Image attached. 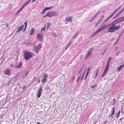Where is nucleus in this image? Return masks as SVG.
<instances>
[{
	"mask_svg": "<svg viewBox=\"0 0 124 124\" xmlns=\"http://www.w3.org/2000/svg\"><path fill=\"white\" fill-rule=\"evenodd\" d=\"M116 21V20L115 21L113 22L114 23L108 29V31L107 32H114L116 30V23L115 22Z\"/></svg>",
	"mask_w": 124,
	"mask_h": 124,
	"instance_id": "nucleus-1",
	"label": "nucleus"
},
{
	"mask_svg": "<svg viewBox=\"0 0 124 124\" xmlns=\"http://www.w3.org/2000/svg\"><path fill=\"white\" fill-rule=\"evenodd\" d=\"M112 59V58L111 57H110L107 62L106 66V68L104 70L103 73L101 77L102 78H103L105 75L106 73L107 72V71H108V69L109 68V62L110 60Z\"/></svg>",
	"mask_w": 124,
	"mask_h": 124,
	"instance_id": "nucleus-2",
	"label": "nucleus"
},
{
	"mask_svg": "<svg viewBox=\"0 0 124 124\" xmlns=\"http://www.w3.org/2000/svg\"><path fill=\"white\" fill-rule=\"evenodd\" d=\"M48 16L49 17L55 16L57 15L56 12L54 11H51L47 13Z\"/></svg>",
	"mask_w": 124,
	"mask_h": 124,
	"instance_id": "nucleus-3",
	"label": "nucleus"
},
{
	"mask_svg": "<svg viewBox=\"0 0 124 124\" xmlns=\"http://www.w3.org/2000/svg\"><path fill=\"white\" fill-rule=\"evenodd\" d=\"M41 47V45L40 44H39L38 45L33 47V50L36 52V54L38 53L40 48Z\"/></svg>",
	"mask_w": 124,
	"mask_h": 124,
	"instance_id": "nucleus-4",
	"label": "nucleus"
},
{
	"mask_svg": "<svg viewBox=\"0 0 124 124\" xmlns=\"http://www.w3.org/2000/svg\"><path fill=\"white\" fill-rule=\"evenodd\" d=\"M48 77L47 74H45L43 75V78L41 80V81L42 84L45 83Z\"/></svg>",
	"mask_w": 124,
	"mask_h": 124,
	"instance_id": "nucleus-5",
	"label": "nucleus"
},
{
	"mask_svg": "<svg viewBox=\"0 0 124 124\" xmlns=\"http://www.w3.org/2000/svg\"><path fill=\"white\" fill-rule=\"evenodd\" d=\"M32 57V55H24V58L26 61L28 60Z\"/></svg>",
	"mask_w": 124,
	"mask_h": 124,
	"instance_id": "nucleus-6",
	"label": "nucleus"
},
{
	"mask_svg": "<svg viewBox=\"0 0 124 124\" xmlns=\"http://www.w3.org/2000/svg\"><path fill=\"white\" fill-rule=\"evenodd\" d=\"M22 65V63L20 62H17L16 64L14 67L16 68H20Z\"/></svg>",
	"mask_w": 124,
	"mask_h": 124,
	"instance_id": "nucleus-7",
	"label": "nucleus"
},
{
	"mask_svg": "<svg viewBox=\"0 0 124 124\" xmlns=\"http://www.w3.org/2000/svg\"><path fill=\"white\" fill-rule=\"evenodd\" d=\"M37 38L38 39V40L42 42H43V36L38 34H37Z\"/></svg>",
	"mask_w": 124,
	"mask_h": 124,
	"instance_id": "nucleus-8",
	"label": "nucleus"
},
{
	"mask_svg": "<svg viewBox=\"0 0 124 124\" xmlns=\"http://www.w3.org/2000/svg\"><path fill=\"white\" fill-rule=\"evenodd\" d=\"M24 25H22L20 26H19L17 29V30L16 31V32H18L19 31H21L23 30L24 27Z\"/></svg>",
	"mask_w": 124,
	"mask_h": 124,
	"instance_id": "nucleus-9",
	"label": "nucleus"
},
{
	"mask_svg": "<svg viewBox=\"0 0 124 124\" xmlns=\"http://www.w3.org/2000/svg\"><path fill=\"white\" fill-rule=\"evenodd\" d=\"M4 73L5 74L9 76L10 74V70L9 69H7L4 71Z\"/></svg>",
	"mask_w": 124,
	"mask_h": 124,
	"instance_id": "nucleus-10",
	"label": "nucleus"
},
{
	"mask_svg": "<svg viewBox=\"0 0 124 124\" xmlns=\"http://www.w3.org/2000/svg\"><path fill=\"white\" fill-rule=\"evenodd\" d=\"M72 16L67 17L66 18L65 20L68 22H71L72 20Z\"/></svg>",
	"mask_w": 124,
	"mask_h": 124,
	"instance_id": "nucleus-11",
	"label": "nucleus"
},
{
	"mask_svg": "<svg viewBox=\"0 0 124 124\" xmlns=\"http://www.w3.org/2000/svg\"><path fill=\"white\" fill-rule=\"evenodd\" d=\"M123 21H124V16L121 17L117 19V23Z\"/></svg>",
	"mask_w": 124,
	"mask_h": 124,
	"instance_id": "nucleus-12",
	"label": "nucleus"
},
{
	"mask_svg": "<svg viewBox=\"0 0 124 124\" xmlns=\"http://www.w3.org/2000/svg\"><path fill=\"white\" fill-rule=\"evenodd\" d=\"M23 52V54H33L26 50H24Z\"/></svg>",
	"mask_w": 124,
	"mask_h": 124,
	"instance_id": "nucleus-13",
	"label": "nucleus"
},
{
	"mask_svg": "<svg viewBox=\"0 0 124 124\" xmlns=\"http://www.w3.org/2000/svg\"><path fill=\"white\" fill-rule=\"evenodd\" d=\"M34 28H32L30 32V33L29 34V35H32L33 34V33H34Z\"/></svg>",
	"mask_w": 124,
	"mask_h": 124,
	"instance_id": "nucleus-14",
	"label": "nucleus"
},
{
	"mask_svg": "<svg viewBox=\"0 0 124 124\" xmlns=\"http://www.w3.org/2000/svg\"><path fill=\"white\" fill-rule=\"evenodd\" d=\"M90 68H88V70L87 71V72L86 73V76L85 78V79L87 77L88 75V74H89V73L90 71Z\"/></svg>",
	"mask_w": 124,
	"mask_h": 124,
	"instance_id": "nucleus-15",
	"label": "nucleus"
},
{
	"mask_svg": "<svg viewBox=\"0 0 124 124\" xmlns=\"http://www.w3.org/2000/svg\"><path fill=\"white\" fill-rule=\"evenodd\" d=\"M24 44L25 45H31V42H30V41L27 40V41H26L24 43Z\"/></svg>",
	"mask_w": 124,
	"mask_h": 124,
	"instance_id": "nucleus-16",
	"label": "nucleus"
},
{
	"mask_svg": "<svg viewBox=\"0 0 124 124\" xmlns=\"http://www.w3.org/2000/svg\"><path fill=\"white\" fill-rule=\"evenodd\" d=\"M42 88L40 87H39V88L38 90L37 93H40L41 94V92H42Z\"/></svg>",
	"mask_w": 124,
	"mask_h": 124,
	"instance_id": "nucleus-17",
	"label": "nucleus"
},
{
	"mask_svg": "<svg viewBox=\"0 0 124 124\" xmlns=\"http://www.w3.org/2000/svg\"><path fill=\"white\" fill-rule=\"evenodd\" d=\"M124 66L123 65H120L117 68L118 70V71H120L121 69Z\"/></svg>",
	"mask_w": 124,
	"mask_h": 124,
	"instance_id": "nucleus-18",
	"label": "nucleus"
},
{
	"mask_svg": "<svg viewBox=\"0 0 124 124\" xmlns=\"http://www.w3.org/2000/svg\"><path fill=\"white\" fill-rule=\"evenodd\" d=\"M124 11V8L122 9L120 12L117 14V16L119 15L121 13H122Z\"/></svg>",
	"mask_w": 124,
	"mask_h": 124,
	"instance_id": "nucleus-19",
	"label": "nucleus"
},
{
	"mask_svg": "<svg viewBox=\"0 0 124 124\" xmlns=\"http://www.w3.org/2000/svg\"><path fill=\"white\" fill-rule=\"evenodd\" d=\"M93 48H91L89 49L88 51V53L87 54H91L92 53V52L93 50Z\"/></svg>",
	"mask_w": 124,
	"mask_h": 124,
	"instance_id": "nucleus-20",
	"label": "nucleus"
},
{
	"mask_svg": "<svg viewBox=\"0 0 124 124\" xmlns=\"http://www.w3.org/2000/svg\"><path fill=\"white\" fill-rule=\"evenodd\" d=\"M116 11V10H115V11L113 13V14L111 15L110 16H109V17L106 19L105 21V22H106L110 18H111V17H112L113 16L114 14V13H115V11Z\"/></svg>",
	"mask_w": 124,
	"mask_h": 124,
	"instance_id": "nucleus-21",
	"label": "nucleus"
},
{
	"mask_svg": "<svg viewBox=\"0 0 124 124\" xmlns=\"http://www.w3.org/2000/svg\"><path fill=\"white\" fill-rule=\"evenodd\" d=\"M104 15L102 16H101V18H100V19H99V20L98 21V23H100V21H101L102 20V19L104 18Z\"/></svg>",
	"mask_w": 124,
	"mask_h": 124,
	"instance_id": "nucleus-22",
	"label": "nucleus"
},
{
	"mask_svg": "<svg viewBox=\"0 0 124 124\" xmlns=\"http://www.w3.org/2000/svg\"><path fill=\"white\" fill-rule=\"evenodd\" d=\"M115 108L114 107H113L112 108V113L111 115L110 116H111L114 114Z\"/></svg>",
	"mask_w": 124,
	"mask_h": 124,
	"instance_id": "nucleus-23",
	"label": "nucleus"
},
{
	"mask_svg": "<svg viewBox=\"0 0 124 124\" xmlns=\"http://www.w3.org/2000/svg\"><path fill=\"white\" fill-rule=\"evenodd\" d=\"M99 32V31H98V30H97L96 32H95L94 33L93 35H92L91 37H92L93 36H94L96 34H97L98 32Z\"/></svg>",
	"mask_w": 124,
	"mask_h": 124,
	"instance_id": "nucleus-24",
	"label": "nucleus"
},
{
	"mask_svg": "<svg viewBox=\"0 0 124 124\" xmlns=\"http://www.w3.org/2000/svg\"><path fill=\"white\" fill-rule=\"evenodd\" d=\"M54 7L53 6H51L50 7H46L45 8V9H46V10H47L48 9H51L52 8H53Z\"/></svg>",
	"mask_w": 124,
	"mask_h": 124,
	"instance_id": "nucleus-25",
	"label": "nucleus"
},
{
	"mask_svg": "<svg viewBox=\"0 0 124 124\" xmlns=\"http://www.w3.org/2000/svg\"><path fill=\"white\" fill-rule=\"evenodd\" d=\"M78 32H77L72 38V39L76 38L78 35Z\"/></svg>",
	"mask_w": 124,
	"mask_h": 124,
	"instance_id": "nucleus-26",
	"label": "nucleus"
},
{
	"mask_svg": "<svg viewBox=\"0 0 124 124\" xmlns=\"http://www.w3.org/2000/svg\"><path fill=\"white\" fill-rule=\"evenodd\" d=\"M30 0H29L26 2L25 3L23 6L24 7L30 2Z\"/></svg>",
	"mask_w": 124,
	"mask_h": 124,
	"instance_id": "nucleus-27",
	"label": "nucleus"
},
{
	"mask_svg": "<svg viewBox=\"0 0 124 124\" xmlns=\"http://www.w3.org/2000/svg\"><path fill=\"white\" fill-rule=\"evenodd\" d=\"M97 86V84H95L91 86V87L92 88H94L95 87H96Z\"/></svg>",
	"mask_w": 124,
	"mask_h": 124,
	"instance_id": "nucleus-28",
	"label": "nucleus"
},
{
	"mask_svg": "<svg viewBox=\"0 0 124 124\" xmlns=\"http://www.w3.org/2000/svg\"><path fill=\"white\" fill-rule=\"evenodd\" d=\"M51 24V23H47V29H48V28L49 27L50 25Z\"/></svg>",
	"mask_w": 124,
	"mask_h": 124,
	"instance_id": "nucleus-29",
	"label": "nucleus"
},
{
	"mask_svg": "<svg viewBox=\"0 0 124 124\" xmlns=\"http://www.w3.org/2000/svg\"><path fill=\"white\" fill-rule=\"evenodd\" d=\"M41 95L40 93H37V96L38 98H39Z\"/></svg>",
	"mask_w": 124,
	"mask_h": 124,
	"instance_id": "nucleus-30",
	"label": "nucleus"
},
{
	"mask_svg": "<svg viewBox=\"0 0 124 124\" xmlns=\"http://www.w3.org/2000/svg\"><path fill=\"white\" fill-rule=\"evenodd\" d=\"M104 29L102 27V26L100 28L98 29V30L99 31H99H101V30H103Z\"/></svg>",
	"mask_w": 124,
	"mask_h": 124,
	"instance_id": "nucleus-31",
	"label": "nucleus"
},
{
	"mask_svg": "<svg viewBox=\"0 0 124 124\" xmlns=\"http://www.w3.org/2000/svg\"><path fill=\"white\" fill-rule=\"evenodd\" d=\"M109 25L108 26H107V25H106L104 24V25H103V26H102L103 28L104 29L105 28H107L108 26H109Z\"/></svg>",
	"mask_w": 124,
	"mask_h": 124,
	"instance_id": "nucleus-32",
	"label": "nucleus"
},
{
	"mask_svg": "<svg viewBox=\"0 0 124 124\" xmlns=\"http://www.w3.org/2000/svg\"><path fill=\"white\" fill-rule=\"evenodd\" d=\"M71 43V42L69 43L68 44V45L65 48V49H66L68 47H69Z\"/></svg>",
	"mask_w": 124,
	"mask_h": 124,
	"instance_id": "nucleus-33",
	"label": "nucleus"
},
{
	"mask_svg": "<svg viewBox=\"0 0 124 124\" xmlns=\"http://www.w3.org/2000/svg\"><path fill=\"white\" fill-rule=\"evenodd\" d=\"M46 10V9H45V8L42 11V12L41 13V14H43V13H44L45 11Z\"/></svg>",
	"mask_w": 124,
	"mask_h": 124,
	"instance_id": "nucleus-34",
	"label": "nucleus"
},
{
	"mask_svg": "<svg viewBox=\"0 0 124 124\" xmlns=\"http://www.w3.org/2000/svg\"><path fill=\"white\" fill-rule=\"evenodd\" d=\"M45 29L43 27L41 29V31L42 32L43 31H45Z\"/></svg>",
	"mask_w": 124,
	"mask_h": 124,
	"instance_id": "nucleus-35",
	"label": "nucleus"
},
{
	"mask_svg": "<svg viewBox=\"0 0 124 124\" xmlns=\"http://www.w3.org/2000/svg\"><path fill=\"white\" fill-rule=\"evenodd\" d=\"M120 113V111H119L117 113V117H118L119 116Z\"/></svg>",
	"mask_w": 124,
	"mask_h": 124,
	"instance_id": "nucleus-36",
	"label": "nucleus"
},
{
	"mask_svg": "<svg viewBox=\"0 0 124 124\" xmlns=\"http://www.w3.org/2000/svg\"><path fill=\"white\" fill-rule=\"evenodd\" d=\"M121 27V26L120 25L118 26H117V30H118Z\"/></svg>",
	"mask_w": 124,
	"mask_h": 124,
	"instance_id": "nucleus-37",
	"label": "nucleus"
},
{
	"mask_svg": "<svg viewBox=\"0 0 124 124\" xmlns=\"http://www.w3.org/2000/svg\"><path fill=\"white\" fill-rule=\"evenodd\" d=\"M24 24L25 25V28L27 26V21L26 22H25L24 23Z\"/></svg>",
	"mask_w": 124,
	"mask_h": 124,
	"instance_id": "nucleus-38",
	"label": "nucleus"
},
{
	"mask_svg": "<svg viewBox=\"0 0 124 124\" xmlns=\"http://www.w3.org/2000/svg\"><path fill=\"white\" fill-rule=\"evenodd\" d=\"M85 70L84 71V72L83 74V76H82V78H81V80H82V79H83V76H84V73H85Z\"/></svg>",
	"mask_w": 124,
	"mask_h": 124,
	"instance_id": "nucleus-39",
	"label": "nucleus"
},
{
	"mask_svg": "<svg viewBox=\"0 0 124 124\" xmlns=\"http://www.w3.org/2000/svg\"><path fill=\"white\" fill-rule=\"evenodd\" d=\"M94 19V18L93 17L90 19V20L89 21V22H91L92 21H93Z\"/></svg>",
	"mask_w": 124,
	"mask_h": 124,
	"instance_id": "nucleus-40",
	"label": "nucleus"
},
{
	"mask_svg": "<svg viewBox=\"0 0 124 124\" xmlns=\"http://www.w3.org/2000/svg\"><path fill=\"white\" fill-rule=\"evenodd\" d=\"M21 11V10L19 9L16 13V14H18Z\"/></svg>",
	"mask_w": 124,
	"mask_h": 124,
	"instance_id": "nucleus-41",
	"label": "nucleus"
},
{
	"mask_svg": "<svg viewBox=\"0 0 124 124\" xmlns=\"http://www.w3.org/2000/svg\"><path fill=\"white\" fill-rule=\"evenodd\" d=\"M89 55H87L85 59H87V58H88V57L89 56Z\"/></svg>",
	"mask_w": 124,
	"mask_h": 124,
	"instance_id": "nucleus-42",
	"label": "nucleus"
},
{
	"mask_svg": "<svg viewBox=\"0 0 124 124\" xmlns=\"http://www.w3.org/2000/svg\"><path fill=\"white\" fill-rule=\"evenodd\" d=\"M98 73H96V74H95V77H94L95 78H96V77L97 76Z\"/></svg>",
	"mask_w": 124,
	"mask_h": 124,
	"instance_id": "nucleus-43",
	"label": "nucleus"
},
{
	"mask_svg": "<svg viewBox=\"0 0 124 124\" xmlns=\"http://www.w3.org/2000/svg\"><path fill=\"white\" fill-rule=\"evenodd\" d=\"M80 77H78V79H77V82H78V81H79V79H80Z\"/></svg>",
	"mask_w": 124,
	"mask_h": 124,
	"instance_id": "nucleus-44",
	"label": "nucleus"
},
{
	"mask_svg": "<svg viewBox=\"0 0 124 124\" xmlns=\"http://www.w3.org/2000/svg\"><path fill=\"white\" fill-rule=\"evenodd\" d=\"M24 7L23 6L20 9L21 10V11Z\"/></svg>",
	"mask_w": 124,
	"mask_h": 124,
	"instance_id": "nucleus-45",
	"label": "nucleus"
},
{
	"mask_svg": "<svg viewBox=\"0 0 124 124\" xmlns=\"http://www.w3.org/2000/svg\"><path fill=\"white\" fill-rule=\"evenodd\" d=\"M24 7L23 6L20 9L21 10V11Z\"/></svg>",
	"mask_w": 124,
	"mask_h": 124,
	"instance_id": "nucleus-46",
	"label": "nucleus"
},
{
	"mask_svg": "<svg viewBox=\"0 0 124 124\" xmlns=\"http://www.w3.org/2000/svg\"><path fill=\"white\" fill-rule=\"evenodd\" d=\"M47 16H48V15H47V13L46 15L43 16V17L45 18L47 17Z\"/></svg>",
	"mask_w": 124,
	"mask_h": 124,
	"instance_id": "nucleus-47",
	"label": "nucleus"
},
{
	"mask_svg": "<svg viewBox=\"0 0 124 124\" xmlns=\"http://www.w3.org/2000/svg\"><path fill=\"white\" fill-rule=\"evenodd\" d=\"M99 70L98 69H97L96 72L97 73H98L99 72Z\"/></svg>",
	"mask_w": 124,
	"mask_h": 124,
	"instance_id": "nucleus-48",
	"label": "nucleus"
},
{
	"mask_svg": "<svg viewBox=\"0 0 124 124\" xmlns=\"http://www.w3.org/2000/svg\"><path fill=\"white\" fill-rule=\"evenodd\" d=\"M99 12H100V11H99L98 12H97L96 14H95V15H96L97 16V15L99 14Z\"/></svg>",
	"mask_w": 124,
	"mask_h": 124,
	"instance_id": "nucleus-49",
	"label": "nucleus"
},
{
	"mask_svg": "<svg viewBox=\"0 0 124 124\" xmlns=\"http://www.w3.org/2000/svg\"><path fill=\"white\" fill-rule=\"evenodd\" d=\"M120 7H118V8L117 9V10H119L120 9Z\"/></svg>",
	"mask_w": 124,
	"mask_h": 124,
	"instance_id": "nucleus-50",
	"label": "nucleus"
},
{
	"mask_svg": "<svg viewBox=\"0 0 124 124\" xmlns=\"http://www.w3.org/2000/svg\"><path fill=\"white\" fill-rule=\"evenodd\" d=\"M10 66L11 67H14V66H13V64H10Z\"/></svg>",
	"mask_w": 124,
	"mask_h": 124,
	"instance_id": "nucleus-51",
	"label": "nucleus"
},
{
	"mask_svg": "<svg viewBox=\"0 0 124 124\" xmlns=\"http://www.w3.org/2000/svg\"><path fill=\"white\" fill-rule=\"evenodd\" d=\"M97 16L95 15L93 17L94 18H95Z\"/></svg>",
	"mask_w": 124,
	"mask_h": 124,
	"instance_id": "nucleus-52",
	"label": "nucleus"
},
{
	"mask_svg": "<svg viewBox=\"0 0 124 124\" xmlns=\"http://www.w3.org/2000/svg\"><path fill=\"white\" fill-rule=\"evenodd\" d=\"M46 25L45 24V25L44 26V27H43V28H45H45H46Z\"/></svg>",
	"mask_w": 124,
	"mask_h": 124,
	"instance_id": "nucleus-53",
	"label": "nucleus"
},
{
	"mask_svg": "<svg viewBox=\"0 0 124 124\" xmlns=\"http://www.w3.org/2000/svg\"><path fill=\"white\" fill-rule=\"evenodd\" d=\"M82 69L83 68H81L80 70V72L82 70Z\"/></svg>",
	"mask_w": 124,
	"mask_h": 124,
	"instance_id": "nucleus-54",
	"label": "nucleus"
},
{
	"mask_svg": "<svg viewBox=\"0 0 124 124\" xmlns=\"http://www.w3.org/2000/svg\"><path fill=\"white\" fill-rule=\"evenodd\" d=\"M26 28H25V27L24 28V30H23V32H24V31L25 30Z\"/></svg>",
	"mask_w": 124,
	"mask_h": 124,
	"instance_id": "nucleus-55",
	"label": "nucleus"
},
{
	"mask_svg": "<svg viewBox=\"0 0 124 124\" xmlns=\"http://www.w3.org/2000/svg\"><path fill=\"white\" fill-rule=\"evenodd\" d=\"M6 26H7V27H8V23L6 24Z\"/></svg>",
	"mask_w": 124,
	"mask_h": 124,
	"instance_id": "nucleus-56",
	"label": "nucleus"
},
{
	"mask_svg": "<svg viewBox=\"0 0 124 124\" xmlns=\"http://www.w3.org/2000/svg\"><path fill=\"white\" fill-rule=\"evenodd\" d=\"M32 0V3H33L34 2V1L35 0Z\"/></svg>",
	"mask_w": 124,
	"mask_h": 124,
	"instance_id": "nucleus-57",
	"label": "nucleus"
},
{
	"mask_svg": "<svg viewBox=\"0 0 124 124\" xmlns=\"http://www.w3.org/2000/svg\"><path fill=\"white\" fill-rule=\"evenodd\" d=\"M119 40V38H118L117 39V42Z\"/></svg>",
	"mask_w": 124,
	"mask_h": 124,
	"instance_id": "nucleus-58",
	"label": "nucleus"
},
{
	"mask_svg": "<svg viewBox=\"0 0 124 124\" xmlns=\"http://www.w3.org/2000/svg\"><path fill=\"white\" fill-rule=\"evenodd\" d=\"M98 23V22H97V23L95 25V27H96V26L98 24V23Z\"/></svg>",
	"mask_w": 124,
	"mask_h": 124,
	"instance_id": "nucleus-59",
	"label": "nucleus"
},
{
	"mask_svg": "<svg viewBox=\"0 0 124 124\" xmlns=\"http://www.w3.org/2000/svg\"><path fill=\"white\" fill-rule=\"evenodd\" d=\"M40 123L39 122H38L37 123V124H40Z\"/></svg>",
	"mask_w": 124,
	"mask_h": 124,
	"instance_id": "nucleus-60",
	"label": "nucleus"
},
{
	"mask_svg": "<svg viewBox=\"0 0 124 124\" xmlns=\"http://www.w3.org/2000/svg\"><path fill=\"white\" fill-rule=\"evenodd\" d=\"M38 82L39 83L40 82V80L39 79V80H38Z\"/></svg>",
	"mask_w": 124,
	"mask_h": 124,
	"instance_id": "nucleus-61",
	"label": "nucleus"
},
{
	"mask_svg": "<svg viewBox=\"0 0 124 124\" xmlns=\"http://www.w3.org/2000/svg\"><path fill=\"white\" fill-rule=\"evenodd\" d=\"M123 119V117H122V118H121L120 119V120H122Z\"/></svg>",
	"mask_w": 124,
	"mask_h": 124,
	"instance_id": "nucleus-62",
	"label": "nucleus"
},
{
	"mask_svg": "<svg viewBox=\"0 0 124 124\" xmlns=\"http://www.w3.org/2000/svg\"><path fill=\"white\" fill-rule=\"evenodd\" d=\"M105 50L104 51V52H103V53H102L101 54H104V52H105Z\"/></svg>",
	"mask_w": 124,
	"mask_h": 124,
	"instance_id": "nucleus-63",
	"label": "nucleus"
},
{
	"mask_svg": "<svg viewBox=\"0 0 124 124\" xmlns=\"http://www.w3.org/2000/svg\"><path fill=\"white\" fill-rule=\"evenodd\" d=\"M73 80H74V76H73Z\"/></svg>",
	"mask_w": 124,
	"mask_h": 124,
	"instance_id": "nucleus-64",
	"label": "nucleus"
}]
</instances>
